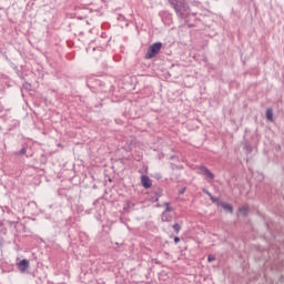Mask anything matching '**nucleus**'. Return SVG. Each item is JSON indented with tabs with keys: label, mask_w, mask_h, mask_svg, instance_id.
Listing matches in <instances>:
<instances>
[{
	"label": "nucleus",
	"mask_w": 284,
	"mask_h": 284,
	"mask_svg": "<svg viewBox=\"0 0 284 284\" xmlns=\"http://www.w3.org/2000/svg\"><path fill=\"white\" fill-rule=\"evenodd\" d=\"M216 258L214 257V255H209L207 256V261L209 263H212V261H215Z\"/></svg>",
	"instance_id": "nucleus-13"
},
{
	"label": "nucleus",
	"mask_w": 284,
	"mask_h": 284,
	"mask_svg": "<svg viewBox=\"0 0 284 284\" xmlns=\"http://www.w3.org/2000/svg\"><path fill=\"white\" fill-rule=\"evenodd\" d=\"M171 7L175 10L178 17H183V10L181 9V4L175 3L174 1H171Z\"/></svg>",
	"instance_id": "nucleus-5"
},
{
	"label": "nucleus",
	"mask_w": 284,
	"mask_h": 284,
	"mask_svg": "<svg viewBox=\"0 0 284 284\" xmlns=\"http://www.w3.org/2000/svg\"><path fill=\"white\" fill-rule=\"evenodd\" d=\"M17 154L19 155L26 154V148H22L20 151L17 152Z\"/></svg>",
	"instance_id": "nucleus-12"
},
{
	"label": "nucleus",
	"mask_w": 284,
	"mask_h": 284,
	"mask_svg": "<svg viewBox=\"0 0 284 284\" xmlns=\"http://www.w3.org/2000/svg\"><path fill=\"white\" fill-rule=\"evenodd\" d=\"M141 184L145 190H150V187H152V180H150L148 175H142Z\"/></svg>",
	"instance_id": "nucleus-2"
},
{
	"label": "nucleus",
	"mask_w": 284,
	"mask_h": 284,
	"mask_svg": "<svg viewBox=\"0 0 284 284\" xmlns=\"http://www.w3.org/2000/svg\"><path fill=\"white\" fill-rule=\"evenodd\" d=\"M161 48H163V43L155 42L151 47H149L148 52L145 54V59H154L159 52H161Z\"/></svg>",
	"instance_id": "nucleus-1"
},
{
	"label": "nucleus",
	"mask_w": 284,
	"mask_h": 284,
	"mask_svg": "<svg viewBox=\"0 0 284 284\" xmlns=\"http://www.w3.org/2000/svg\"><path fill=\"white\" fill-rule=\"evenodd\" d=\"M30 267V261L28 260H22L18 263V270L19 272H26Z\"/></svg>",
	"instance_id": "nucleus-3"
},
{
	"label": "nucleus",
	"mask_w": 284,
	"mask_h": 284,
	"mask_svg": "<svg viewBox=\"0 0 284 284\" xmlns=\"http://www.w3.org/2000/svg\"><path fill=\"white\" fill-rule=\"evenodd\" d=\"M221 206H222L223 210H225L226 212H230V214H232V212H234V207H233L231 204L222 203Z\"/></svg>",
	"instance_id": "nucleus-8"
},
{
	"label": "nucleus",
	"mask_w": 284,
	"mask_h": 284,
	"mask_svg": "<svg viewBox=\"0 0 284 284\" xmlns=\"http://www.w3.org/2000/svg\"><path fill=\"white\" fill-rule=\"evenodd\" d=\"M173 230H174V232H176V234H179V232H181V225L179 223H175L173 225Z\"/></svg>",
	"instance_id": "nucleus-10"
},
{
	"label": "nucleus",
	"mask_w": 284,
	"mask_h": 284,
	"mask_svg": "<svg viewBox=\"0 0 284 284\" xmlns=\"http://www.w3.org/2000/svg\"><path fill=\"white\" fill-rule=\"evenodd\" d=\"M203 192H204V194H207V196L212 201V203H219V199L214 197V195H212V193L210 191H207V189H204Z\"/></svg>",
	"instance_id": "nucleus-7"
},
{
	"label": "nucleus",
	"mask_w": 284,
	"mask_h": 284,
	"mask_svg": "<svg viewBox=\"0 0 284 284\" xmlns=\"http://www.w3.org/2000/svg\"><path fill=\"white\" fill-rule=\"evenodd\" d=\"M180 242H181V239L174 237V243H180Z\"/></svg>",
	"instance_id": "nucleus-14"
},
{
	"label": "nucleus",
	"mask_w": 284,
	"mask_h": 284,
	"mask_svg": "<svg viewBox=\"0 0 284 284\" xmlns=\"http://www.w3.org/2000/svg\"><path fill=\"white\" fill-rule=\"evenodd\" d=\"M266 119L267 121H274V111L272 109L266 110Z\"/></svg>",
	"instance_id": "nucleus-9"
},
{
	"label": "nucleus",
	"mask_w": 284,
	"mask_h": 284,
	"mask_svg": "<svg viewBox=\"0 0 284 284\" xmlns=\"http://www.w3.org/2000/svg\"><path fill=\"white\" fill-rule=\"evenodd\" d=\"M200 174L206 176V179H210V181H214V173H211L205 166L200 168Z\"/></svg>",
	"instance_id": "nucleus-4"
},
{
	"label": "nucleus",
	"mask_w": 284,
	"mask_h": 284,
	"mask_svg": "<svg viewBox=\"0 0 284 284\" xmlns=\"http://www.w3.org/2000/svg\"><path fill=\"white\" fill-rule=\"evenodd\" d=\"M250 209L247 206H242L239 210V216H247Z\"/></svg>",
	"instance_id": "nucleus-6"
},
{
	"label": "nucleus",
	"mask_w": 284,
	"mask_h": 284,
	"mask_svg": "<svg viewBox=\"0 0 284 284\" xmlns=\"http://www.w3.org/2000/svg\"><path fill=\"white\" fill-rule=\"evenodd\" d=\"M164 205H165V212H172V207H171V205H170V203H164Z\"/></svg>",
	"instance_id": "nucleus-11"
},
{
	"label": "nucleus",
	"mask_w": 284,
	"mask_h": 284,
	"mask_svg": "<svg viewBox=\"0 0 284 284\" xmlns=\"http://www.w3.org/2000/svg\"><path fill=\"white\" fill-rule=\"evenodd\" d=\"M180 194H185V187L180 191Z\"/></svg>",
	"instance_id": "nucleus-16"
},
{
	"label": "nucleus",
	"mask_w": 284,
	"mask_h": 284,
	"mask_svg": "<svg viewBox=\"0 0 284 284\" xmlns=\"http://www.w3.org/2000/svg\"><path fill=\"white\" fill-rule=\"evenodd\" d=\"M162 221H168V217H165V213H163Z\"/></svg>",
	"instance_id": "nucleus-15"
}]
</instances>
